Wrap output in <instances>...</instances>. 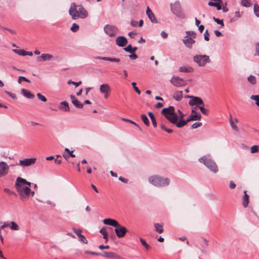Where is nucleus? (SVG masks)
I'll list each match as a JSON object with an SVG mask.
<instances>
[{
  "instance_id": "nucleus-1",
  "label": "nucleus",
  "mask_w": 259,
  "mask_h": 259,
  "mask_svg": "<svg viewBox=\"0 0 259 259\" xmlns=\"http://www.w3.org/2000/svg\"><path fill=\"white\" fill-rule=\"evenodd\" d=\"M161 113L168 120L169 122L175 124L177 127L181 128L186 125L188 122L193 121L191 115L186 120L180 119L178 121L179 116L175 112L174 106H170L168 108H163L161 111Z\"/></svg>"
},
{
  "instance_id": "nucleus-2",
  "label": "nucleus",
  "mask_w": 259,
  "mask_h": 259,
  "mask_svg": "<svg viewBox=\"0 0 259 259\" xmlns=\"http://www.w3.org/2000/svg\"><path fill=\"white\" fill-rule=\"evenodd\" d=\"M31 183L25 179L18 177L16 181L15 187L21 199L28 197L30 195L33 196L34 192L30 188Z\"/></svg>"
},
{
  "instance_id": "nucleus-3",
  "label": "nucleus",
  "mask_w": 259,
  "mask_h": 259,
  "mask_svg": "<svg viewBox=\"0 0 259 259\" xmlns=\"http://www.w3.org/2000/svg\"><path fill=\"white\" fill-rule=\"evenodd\" d=\"M69 14L73 20L78 18L84 19L88 17L87 10L81 5H76L75 3L71 4Z\"/></svg>"
},
{
  "instance_id": "nucleus-4",
  "label": "nucleus",
  "mask_w": 259,
  "mask_h": 259,
  "mask_svg": "<svg viewBox=\"0 0 259 259\" xmlns=\"http://www.w3.org/2000/svg\"><path fill=\"white\" fill-rule=\"evenodd\" d=\"M149 182L152 185L157 187H163L169 185L170 180L163 178L158 175H154L149 178Z\"/></svg>"
},
{
  "instance_id": "nucleus-5",
  "label": "nucleus",
  "mask_w": 259,
  "mask_h": 259,
  "mask_svg": "<svg viewBox=\"0 0 259 259\" xmlns=\"http://www.w3.org/2000/svg\"><path fill=\"white\" fill-rule=\"evenodd\" d=\"M199 161L203 163L211 171L216 173L218 171V167L215 162L211 159L210 156H203L199 159Z\"/></svg>"
},
{
  "instance_id": "nucleus-6",
  "label": "nucleus",
  "mask_w": 259,
  "mask_h": 259,
  "mask_svg": "<svg viewBox=\"0 0 259 259\" xmlns=\"http://www.w3.org/2000/svg\"><path fill=\"white\" fill-rule=\"evenodd\" d=\"M193 61L198 66L203 67L210 61L209 57L206 55H196L193 57Z\"/></svg>"
},
{
  "instance_id": "nucleus-7",
  "label": "nucleus",
  "mask_w": 259,
  "mask_h": 259,
  "mask_svg": "<svg viewBox=\"0 0 259 259\" xmlns=\"http://www.w3.org/2000/svg\"><path fill=\"white\" fill-rule=\"evenodd\" d=\"M185 98H190L189 101V105L190 106L204 105V103L202 100L198 97H195L193 96L187 95Z\"/></svg>"
},
{
  "instance_id": "nucleus-8",
  "label": "nucleus",
  "mask_w": 259,
  "mask_h": 259,
  "mask_svg": "<svg viewBox=\"0 0 259 259\" xmlns=\"http://www.w3.org/2000/svg\"><path fill=\"white\" fill-rule=\"evenodd\" d=\"M171 10L172 13L177 16L183 18L184 14L182 12V8L179 2H176L173 5L171 6Z\"/></svg>"
},
{
  "instance_id": "nucleus-9",
  "label": "nucleus",
  "mask_w": 259,
  "mask_h": 259,
  "mask_svg": "<svg viewBox=\"0 0 259 259\" xmlns=\"http://www.w3.org/2000/svg\"><path fill=\"white\" fill-rule=\"evenodd\" d=\"M104 30L109 36L112 37L116 34L117 28L113 25L107 24L104 26Z\"/></svg>"
},
{
  "instance_id": "nucleus-10",
  "label": "nucleus",
  "mask_w": 259,
  "mask_h": 259,
  "mask_svg": "<svg viewBox=\"0 0 259 259\" xmlns=\"http://www.w3.org/2000/svg\"><path fill=\"white\" fill-rule=\"evenodd\" d=\"M128 232L127 229L124 226L119 224L118 227L115 229V233L118 238H122L125 236L126 233Z\"/></svg>"
},
{
  "instance_id": "nucleus-11",
  "label": "nucleus",
  "mask_w": 259,
  "mask_h": 259,
  "mask_svg": "<svg viewBox=\"0 0 259 259\" xmlns=\"http://www.w3.org/2000/svg\"><path fill=\"white\" fill-rule=\"evenodd\" d=\"M171 83L177 87H183L185 85V81L178 76H173L170 79Z\"/></svg>"
},
{
  "instance_id": "nucleus-12",
  "label": "nucleus",
  "mask_w": 259,
  "mask_h": 259,
  "mask_svg": "<svg viewBox=\"0 0 259 259\" xmlns=\"http://www.w3.org/2000/svg\"><path fill=\"white\" fill-rule=\"evenodd\" d=\"M9 167L10 166L8 165L6 162H0V178L5 176L8 174Z\"/></svg>"
},
{
  "instance_id": "nucleus-13",
  "label": "nucleus",
  "mask_w": 259,
  "mask_h": 259,
  "mask_svg": "<svg viewBox=\"0 0 259 259\" xmlns=\"http://www.w3.org/2000/svg\"><path fill=\"white\" fill-rule=\"evenodd\" d=\"M36 161V158H25L23 160H20L18 164L24 167L28 166L34 164Z\"/></svg>"
},
{
  "instance_id": "nucleus-14",
  "label": "nucleus",
  "mask_w": 259,
  "mask_h": 259,
  "mask_svg": "<svg viewBox=\"0 0 259 259\" xmlns=\"http://www.w3.org/2000/svg\"><path fill=\"white\" fill-rule=\"evenodd\" d=\"M72 230L77 236L78 240L80 242L84 244L88 243V240H87L86 238L81 234L82 231L80 229H76L74 228H73Z\"/></svg>"
},
{
  "instance_id": "nucleus-15",
  "label": "nucleus",
  "mask_w": 259,
  "mask_h": 259,
  "mask_svg": "<svg viewBox=\"0 0 259 259\" xmlns=\"http://www.w3.org/2000/svg\"><path fill=\"white\" fill-rule=\"evenodd\" d=\"M182 41L185 44V46L189 49H191L193 45L195 42V41L193 38L189 37L188 35L184 37L182 39Z\"/></svg>"
},
{
  "instance_id": "nucleus-16",
  "label": "nucleus",
  "mask_w": 259,
  "mask_h": 259,
  "mask_svg": "<svg viewBox=\"0 0 259 259\" xmlns=\"http://www.w3.org/2000/svg\"><path fill=\"white\" fill-rule=\"evenodd\" d=\"M116 44L119 47H124L125 46L127 42V39L122 36H118L116 39Z\"/></svg>"
},
{
  "instance_id": "nucleus-17",
  "label": "nucleus",
  "mask_w": 259,
  "mask_h": 259,
  "mask_svg": "<svg viewBox=\"0 0 259 259\" xmlns=\"http://www.w3.org/2000/svg\"><path fill=\"white\" fill-rule=\"evenodd\" d=\"M103 222L105 225L111 226L114 227H118L119 226V223L117 221L110 218L105 219Z\"/></svg>"
},
{
  "instance_id": "nucleus-18",
  "label": "nucleus",
  "mask_w": 259,
  "mask_h": 259,
  "mask_svg": "<svg viewBox=\"0 0 259 259\" xmlns=\"http://www.w3.org/2000/svg\"><path fill=\"white\" fill-rule=\"evenodd\" d=\"M53 56L50 54H42L40 56L37 57L38 61H46L51 60L53 58Z\"/></svg>"
},
{
  "instance_id": "nucleus-19",
  "label": "nucleus",
  "mask_w": 259,
  "mask_h": 259,
  "mask_svg": "<svg viewBox=\"0 0 259 259\" xmlns=\"http://www.w3.org/2000/svg\"><path fill=\"white\" fill-rule=\"evenodd\" d=\"M70 98L72 104L77 108H82L83 104L80 102L73 95H71Z\"/></svg>"
},
{
  "instance_id": "nucleus-20",
  "label": "nucleus",
  "mask_w": 259,
  "mask_h": 259,
  "mask_svg": "<svg viewBox=\"0 0 259 259\" xmlns=\"http://www.w3.org/2000/svg\"><path fill=\"white\" fill-rule=\"evenodd\" d=\"M146 14L152 23H157V20L155 16L149 7L147 8Z\"/></svg>"
},
{
  "instance_id": "nucleus-21",
  "label": "nucleus",
  "mask_w": 259,
  "mask_h": 259,
  "mask_svg": "<svg viewBox=\"0 0 259 259\" xmlns=\"http://www.w3.org/2000/svg\"><path fill=\"white\" fill-rule=\"evenodd\" d=\"M100 91L102 94L107 93V92H110L111 89L108 84L104 83L100 85Z\"/></svg>"
},
{
  "instance_id": "nucleus-22",
  "label": "nucleus",
  "mask_w": 259,
  "mask_h": 259,
  "mask_svg": "<svg viewBox=\"0 0 259 259\" xmlns=\"http://www.w3.org/2000/svg\"><path fill=\"white\" fill-rule=\"evenodd\" d=\"M59 109L65 112L70 110L68 103L66 101L61 102L59 106Z\"/></svg>"
},
{
  "instance_id": "nucleus-23",
  "label": "nucleus",
  "mask_w": 259,
  "mask_h": 259,
  "mask_svg": "<svg viewBox=\"0 0 259 259\" xmlns=\"http://www.w3.org/2000/svg\"><path fill=\"white\" fill-rule=\"evenodd\" d=\"M199 243L201 245V248H200L201 252H205L204 249H205L208 245V241L206 239L202 238L200 240Z\"/></svg>"
},
{
  "instance_id": "nucleus-24",
  "label": "nucleus",
  "mask_w": 259,
  "mask_h": 259,
  "mask_svg": "<svg viewBox=\"0 0 259 259\" xmlns=\"http://www.w3.org/2000/svg\"><path fill=\"white\" fill-rule=\"evenodd\" d=\"M98 59H101L105 61H108L110 62H119L120 60L119 58H111V57H97L96 58Z\"/></svg>"
},
{
  "instance_id": "nucleus-25",
  "label": "nucleus",
  "mask_w": 259,
  "mask_h": 259,
  "mask_svg": "<svg viewBox=\"0 0 259 259\" xmlns=\"http://www.w3.org/2000/svg\"><path fill=\"white\" fill-rule=\"evenodd\" d=\"M179 70L181 72L190 73L192 72L194 70L192 67L188 66H183L179 68Z\"/></svg>"
},
{
  "instance_id": "nucleus-26",
  "label": "nucleus",
  "mask_w": 259,
  "mask_h": 259,
  "mask_svg": "<svg viewBox=\"0 0 259 259\" xmlns=\"http://www.w3.org/2000/svg\"><path fill=\"white\" fill-rule=\"evenodd\" d=\"M249 203V196L247 194L246 191H244V196L242 198V205L244 207L248 206Z\"/></svg>"
},
{
  "instance_id": "nucleus-27",
  "label": "nucleus",
  "mask_w": 259,
  "mask_h": 259,
  "mask_svg": "<svg viewBox=\"0 0 259 259\" xmlns=\"http://www.w3.org/2000/svg\"><path fill=\"white\" fill-rule=\"evenodd\" d=\"M21 93L25 97L28 99H33L34 97V95L33 94L24 89L21 90Z\"/></svg>"
},
{
  "instance_id": "nucleus-28",
  "label": "nucleus",
  "mask_w": 259,
  "mask_h": 259,
  "mask_svg": "<svg viewBox=\"0 0 259 259\" xmlns=\"http://www.w3.org/2000/svg\"><path fill=\"white\" fill-rule=\"evenodd\" d=\"M173 98L176 101H180L183 98V92L181 91H177L174 93L173 95Z\"/></svg>"
},
{
  "instance_id": "nucleus-29",
  "label": "nucleus",
  "mask_w": 259,
  "mask_h": 259,
  "mask_svg": "<svg viewBox=\"0 0 259 259\" xmlns=\"http://www.w3.org/2000/svg\"><path fill=\"white\" fill-rule=\"evenodd\" d=\"M123 50L125 51L128 52L130 53H135V52L137 51V47L132 48L131 45H128L126 47L124 48Z\"/></svg>"
},
{
  "instance_id": "nucleus-30",
  "label": "nucleus",
  "mask_w": 259,
  "mask_h": 259,
  "mask_svg": "<svg viewBox=\"0 0 259 259\" xmlns=\"http://www.w3.org/2000/svg\"><path fill=\"white\" fill-rule=\"evenodd\" d=\"M155 230L159 234L163 232V226L161 224L156 223L154 224Z\"/></svg>"
},
{
  "instance_id": "nucleus-31",
  "label": "nucleus",
  "mask_w": 259,
  "mask_h": 259,
  "mask_svg": "<svg viewBox=\"0 0 259 259\" xmlns=\"http://www.w3.org/2000/svg\"><path fill=\"white\" fill-rule=\"evenodd\" d=\"M100 233L102 234L103 238L105 240V242H107L108 240V234L106 229L103 227L100 230Z\"/></svg>"
},
{
  "instance_id": "nucleus-32",
  "label": "nucleus",
  "mask_w": 259,
  "mask_h": 259,
  "mask_svg": "<svg viewBox=\"0 0 259 259\" xmlns=\"http://www.w3.org/2000/svg\"><path fill=\"white\" fill-rule=\"evenodd\" d=\"M148 114L151 120V121H152L153 126L156 127L157 126V123H156V119L154 116V114L151 112H149L148 113Z\"/></svg>"
},
{
  "instance_id": "nucleus-33",
  "label": "nucleus",
  "mask_w": 259,
  "mask_h": 259,
  "mask_svg": "<svg viewBox=\"0 0 259 259\" xmlns=\"http://www.w3.org/2000/svg\"><path fill=\"white\" fill-rule=\"evenodd\" d=\"M140 241L141 244H142V245L145 247V248L146 250L151 249V246L147 243L146 240L144 239H143L142 238H140Z\"/></svg>"
},
{
  "instance_id": "nucleus-34",
  "label": "nucleus",
  "mask_w": 259,
  "mask_h": 259,
  "mask_svg": "<svg viewBox=\"0 0 259 259\" xmlns=\"http://www.w3.org/2000/svg\"><path fill=\"white\" fill-rule=\"evenodd\" d=\"M141 117L144 124L146 126H149L150 122L147 116L145 114H142Z\"/></svg>"
},
{
  "instance_id": "nucleus-35",
  "label": "nucleus",
  "mask_w": 259,
  "mask_h": 259,
  "mask_svg": "<svg viewBox=\"0 0 259 259\" xmlns=\"http://www.w3.org/2000/svg\"><path fill=\"white\" fill-rule=\"evenodd\" d=\"M114 253L113 252L104 251L101 255L107 258H113Z\"/></svg>"
},
{
  "instance_id": "nucleus-36",
  "label": "nucleus",
  "mask_w": 259,
  "mask_h": 259,
  "mask_svg": "<svg viewBox=\"0 0 259 259\" xmlns=\"http://www.w3.org/2000/svg\"><path fill=\"white\" fill-rule=\"evenodd\" d=\"M209 6H214L218 10H220L222 9L221 5L220 3H214L212 2H209L208 4Z\"/></svg>"
},
{
  "instance_id": "nucleus-37",
  "label": "nucleus",
  "mask_w": 259,
  "mask_h": 259,
  "mask_svg": "<svg viewBox=\"0 0 259 259\" xmlns=\"http://www.w3.org/2000/svg\"><path fill=\"white\" fill-rule=\"evenodd\" d=\"M247 80L251 84H255L256 82V78L254 76L250 75L247 78Z\"/></svg>"
},
{
  "instance_id": "nucleus-38",
  "label": "nucleus",
  "mask_w": 259,
  "mask_h": 259,
  "mask_svg": "<svg viewBox=\"0 0 259 259\" xmlns=\"http://www.w3.org/2000/svg\"><path fill=\"white\" fill-rule=\"evenodd\" d=\"M253 12L254 15L259 17V6L257 4H254L253 6Z\"/></svg>"
},
{
  "instance_id": "nucleus-39",
  "label": "nucleus",
  "mask_w": 259,
  "mask_h": 259,
  "mask_svg": "<svg viewBox=\"0 0 259 259\" xmlns=\"http://www.w3.org/2000/svg\"><path fill=\"white\" fill-rule=\"evenodd\" d=\"M259 152V145H253L250 148V152L254 153Z\"/></svg>"
},
{
  "instance_id": "nucleus-40",
  "label": "nucleus",
  "mask_w": 259,
  "mask_h": 259,
  "mask_svg": "<svg viewBox=\"0 0 259 259\" xmlns=\"http://www.w3.org/2000/svg\"><path fill=\"white\" fill-rule=\"evenodd\" d=\"M10 228L12 230H18L19 229V227L15 222H11Z\"/></svg>"
},
{
  "instance_id": "nucleus-41",
  "label": "nucleus",
  "mask_w": 259,
  "mask_h": 259,
  "mask_svg": "<svg viewBox=\"0 0 259 259\" xmlns=\"http://www.w3.org/2000/svg\"><path fill=\"white\" fill-rule=\"evenodd\" d=\"M122 120L123 121H126V122H128L129 123H131L134 125H135L136 126H137L140 131H142V129L141 128V127L139 126V125L136 123L135 121H132L130 119H127V118H122Z\"/></svg>"
},
{
  "instance_id": "nucleus-42",
  "label": "nucleus",
  "mask_w": 259,
  "mask_h": 259,
  "mask_svg": "<svg viewBox=\"0 0 259 259\" xmlns=\"http://www.w3.org/2000/svg\"><path fill=\"white\" fill-rule=\"evenodd\" d=\"M241 5L245 7H249L251 6V3L249 0H242Z\"/></svg>"
},
{
  "instance_id": "nucleus-43",
  "label": "nucleus",
  "mask_w": 259,
  "mask_h": 259,
  "mask_svg": "<svg viewBox=\"0 0 259 259\" xmlns=\"http://www.w3.org/2000/svg\"><path fill=\"white\" fill-rule=\"evenodd\" d=\"M198 107L199 108V109H200L202 114L205 115H207L208 114V110L205 109L203 107V105H199V106H198Z\"/></svg>"
},
{
  "instance_id": "nucleus-44",
  "label": "nucleus",
  "mask_w": 259,
  "mask_h": 259,
  "mask_svg": "<svg viewBox=\"0 0 259 259\" xmlns=\"http://www.w3.org/2000/svg\"><path fill=\"white\" fill-rule=\"evenodd\" d=\"M250 99L256 101V105L259 106V95H252Z\"/></svg>"
},
{
  "instance_id": "nucleus-45",
  "label": "nucleus",
  "mask_w": 259,
  "mask_h": 259,
  "mask_svg": "<svg viewBox=\"0 0 259 259\" xmlns=\"http://www.w3.org/2000/svg\"><path fill=\"white\" fill-rule=\"evenodd\" d=\"M79 26L76 24L73 23L72 25V27L70 28V30L74 32H77L79 30Z\"/></svg>"
},
{
  "instance_id": "nucleus-46",
  "label": "nucleus",
  "mask_w": 259,
  "mask_h": 259,
  "mask_svg": "<svg viewBox=\"0 0 259 259\" xmlns=\"http://www.w3.org/2000/svg\"><path fill=\"white\" fill-rule=\"evenodd\" d=\"M13 51L15 53L18 54L19 55L21 56H25V51L24 50H13Z\"/></svg>"
},
{
  "instance_id": "nucleus-47",
  "label": "nucleus",
  "mask_w": 259,
  "mask_h": 259,
  "mask_svg": "<svg viewBox=\"0 0 259 259\" xmlns=\"http://www.w3.org/2000/svg\"><path fill=\"white\" fill-rule=\"evenodd\" d=\"M191 116V118L192 119L193 121L194 120H199L201 119V116L200 114H194V115H190Z\"/></svg>"
},
{
  "instance_id": "nucleus-48",
  "label": "nucleus",
  "mask_w": 259,
  "mask_h": 259,
  "mask_svg": "<svg viewBox=\"0 0 259 259\" xmlns=\"http://www.w3.org/2000/svg\"><path fill=\"white\" fill-rule=\"evenodd\" d=\"M36 95H37L38 99L39 100H40L44 102H47V98L44 96L41 95V94L37 93Z\"/></svg>"
},
{
  "instance_id": "nucleus-49",
  "label": "nucleus",
  "mask_w": 259,
  "mask_h": 259,
  "mask_svg": "<svg viewBox=\"0 0 259 259\" xmlns=\"http://www.w3.org/2000/svg\"><path fill=\"white\" fill-rule=\"evenodd\" d=\"M160 127L162 130H164L168 133H171L173 131L171 129L167 128L164 124H162L160 125Z\"/></svg>"
},
{
  "instance_id": "nucleus-50",
  "label": "nucleus",
  "mask_w": 259,
  "mask_h": 259,
  "mask_svg": "<svg viewBox=\"0 0 259 259\" xmlns=\"http://www.w3.org/2000/svg\"><path fill=\"white\" fill-rule=\"evenodd\" d=\"M22 81H24L27 82H30V81L29 79H27L26 77L24 76H19L18 79V82L19 83H21Z\"/></svg>"
},
{
  "instance_id": "nucleus-51",
  "label": "nucleus",
  "mask_w": 259,
  "mask_h": 259,
  "mask_svg": "<svg viewBox=\"0 0 259 259\" xmlns=\"http://www.w3.org/2000/svg\"><path fill=\"white\" fill-rule=\"evenodd\" d=\"M213 19L218 24H220L222 26H224V24L223 20L219 19L218 18H215V17H213Z\"/></svg>"
},
{
  "instance_id": "nucleus-52",
  "label": "nucleus",
  "mask_w": 259,
  "mask_h": 259,
  "mask_svg": "<svg viewBox=\"0 0 259 259\" xmlns=\"http://www.w3.org/2000/svg\"><path fill=\"white\" fill-rule=\"evenodd\" d=\"M230 125L232 128L236 132H239V128L234 123V121H231L230 122Z\"/></svg>"
},
{
  "instance_id": "nucleus-53",
  "label": "nucleus",
  "mask_w": 259,
  "mask_h": 259,
  "mask_svg": "<svg viewBox=\"0 0 259 259\" xmlns=\"http://www.w3.org/2000/svg\"><path fill=\"white\" fill-rule=\"evenodd\" d=\"M131 84H132L134 90L136 92V93H137L139 95H140L141 94V91L136 87V83L135 82H133Z\"/></svg>"
},
{
  "instance_id": "nucleus-54",
  "label": "nucleus",
  "mask_w": 259,
  "mask_h": 259,
  "mask_svg": "<svg viewBox=\"0 0 259 259\" xmlns=\"http://www.w3.org/2000/svg\"><path fill=\"white\" fill-rule=\"evenodd\" d=\"M10 226H11V223H9L8 222L4 223L3 225L0 227V232L1 231V230L3 229H4L6 227H10Z\"/></svg>"
},
{
  "instance_id": "nucleus-55",
  "label": "nucleus",
  "mask_w": 259,
  "mask_h": 259,
  "mask_svg": "<svg viewBox=\"0 0 259 259\" xmlns=\"http://www.w3.org/2000/svg\"><path fill=\"white\" fill-rule=\"evenodd\" d=\"M202 125V123L200 122H195L194 123H193L192 126H191V127L192 128H196L198 127H200V126Z\"/></svg>"
},
{
  "instance_id": "nucleus-56",
  "label": "nucleus",
  "mask_w": 259,
  "mask_h": 259,
  "mask_svg": "<svg viewBox=\"0 0 259 259\" xmlns=\"http://www.w3.org/2000/svg\"><path fill=\"white\" fill-rule=\"evenodd\" d=\"M255 56H259V42H256L255 45Z\"/></svg>"
},
{
  "instance_id": "nucleus-57",
  "label": "nucleus",
  "mask_w": 259,
  "mask_h": 259,
  "mask_svg": "<svg viewBox=\"0 0 259 259\" xmlns=\"http://www.w3.org/2000/svg\"><path fill=\"white\" fill-rule=\"evenodd\" d=\"M209 34L208 31V30H206L204 34V38L206 41H208L209 40Z\"/></svg>"
},
{
  "instance_id": "nucleus-58",
  "label": "nucleus",
  "mask_w": 259,
  "mask_h": 259,
  "mask_svg": "<svg viewBox=\"0 0 259 259\" xmlns=\"http://www.w3.org/2000/svg\"><path fill=\"white\" fill-rule=\"evenodd\" d=\"M131 54L128 56L129 58L132 60H135L138 58V56L135 53H131Z\"/></svg>"
},
{
  "instance_id": "nucleus-59",
  "label": "nucleus",
  "mask_w": 259,
  "mask_h": 259,
  "mask_svg": "<svg viewBox=\"0 0 259 259\" xmlns=\"http://www.w3.org/2000/svg\"><path fill=\"white\" fill-rule=\"evenodd\" d=\"M68 84L72 83V84H74L75 85V87H78L79 85H80L81 83V81H80L79 82H74V81H72L71 80H70L68 81Z\"/></svg>"
},
{
  "instance_id": "nucleus-60",
  "label": "nucleus",
  "mask_w": 259,
  "mask_h": 259,
  "mask_svg": "<svg viewBox=\"0 0 259 259\" xmlns=\"http://www.w3.org/2000/svg\"><path fill=\"white\" fill-rule=\"evenodd\" d=\"M5 93L8 95H9V96H10L13 99H16V96L15 95V94H13V93H12L11 92H9L8 91H5Z\"/></svg>"
},
{
  "instance_id": "nucleus-61",
  "label": "nucleus",
  "mask_w": 259,
  "mask_h": 259,
  "mask_svg": "<svg viewBox=\"0 0 259 259\" xmlns=\"http://www.w3.org/2000/svg\"><path fill=\"white\" fill-rule=\"evenodd\" d=\"M229 186H230V188L231 189H234L235 187H236V185L234 183L233 181H231L230 182V185H229Z\"/></svg>"
},
{
  "instance_id": "nucleus-62",
  "label": "nucleus",
  "mask_w": 259,
  "mask_h": 259,
  "mask_svg": "<svg viewBox=\"0 0 259 259\" xmlns=\"http://www.w3.org/2000/svg\"><path fill=\"white\" fill-rule=\"evenodd\" d=\"M186 33L188 35H192V36H193L194 35V37H195V36L196 35V33L194 31H188L186 32Z\"/></svg>"
},
{
  "instance_id": "nucleus-63",
  "label": "nucleus",
  "mask_w": 259,
  "mask_h": 259,
  "mask_svg": "<svg viewBox=\"0 0 259 259\" xmlns=\"http://www.w3.org/2000/svg\"><path fill=\"white\" fill-rule=\"evenodd\" d=\"M112 258H114V259H123L121 256H120V255L117 254L115 253H114V255H113V256Z\"/></svg>"
},
{
  "instance_id": "nucleus-64",
  "label": "nucleus",
  "mask_w": 259,
  "mask_h": 259,
  "mask_svg": "<svg viewBox=\"0 0 259 259\" xmlns=\"http://www.w3.org/2000/svg\"><path fill=\"white\" fill-rule=\"evenodd\" d=\"M131 24L134 27H136L138 26V22L135 20H132L131 22Z\"/></svg>"
}]
</instances>
